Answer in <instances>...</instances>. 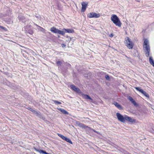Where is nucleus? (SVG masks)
<instances>
[{
  "label": "nucleus",
  "mask_w": 154,
  "mask_h": 154,
  "mask_svg": "<svg viewBox=\"0 0 154 154\" xmlns=\"http://www.w3.org/2000/svg\"><path fill=\"white\" fill-rule=\"evenodd\" d=\"M88 128H89V129H91V130H92V131H93L94 132L98 134H100V133L99 132H98V131H96L95 130H94L93 129H91V128H90L89 127Z\"/></svg>",
  "instance_id": "cd10ccee"
},
{
  "label": "nucleus",
  "mask_w": 154,
  "mask_h": 154,
  "mask_svg": "<svg viewBox=\"0 0 154 154\" xmlns=\"http://www.w3.org/2000/svg\"><path fill=\"white\" fill-rule=\"evenodd\" d=\"M63 30L65 31V32H67L68 33H73L74 32V30L72 29H65L64 28L63 29Z\"/></svg>",
  "instance_id": "ddd939ff"
},
{
  "label": "nucleus",
  "mask_w": 154,
  "mask_h": 154,
  "mask_svg": "<svg viewBox=\"0 0 154 154\" xmlns=\"http://www.w3.org/2000/svg\"><path fill=\"white\" fill-rule=\"evenodd\" d=\"M125 43L126 46L129 49H132L134 45L132 42L131 41L130 39L128 37H127L125 40Z\"/></svg>",
  "instance_id": "7ed1b4c3"
},
{
  "label": "nucleus",
  "mask_w": 154,
  "mask_h": 154,
  "mask_svg": "<svg viewBox=\"0 0 154 154\" xmlns=\"http://www.w3.org/2000/svg\"><path fill=\"white\" fill-rule=\"evenodd\" d=\"M116 115L119 120L123 123L125 122L126 120L125 119L126 118V116L125 117H124L122 115H121L119 112L117 113Z\"/></svg>",
  "instance_id": "39448f33"
},
{
  "label": "nucleus",
  "mask_w": 154,
  "mask_h": 154,
  "mask_svg": "<svg viewBox=\"0 0 154 154\" xmlns=\"http://www.w3.org/2000/svg\"><path fill=\"white\" fill-rule=\"evenodd\" d=\"M4 17V15L2 14H0V18H1Z\"/></svg>",
  "instance_id": "473e14b6"
},
{
  "label": "nucleus",
  "mask_w": 154,
  "mask_h": 154,
  "mask_svg": "<svg viewBox=\"0 0 154 154\" xmlns=\"http://www.w3.org/2000/svg\"><path fill=\"white\" fill-rule=\"evenodd\" d=\"M35 149L36 151L39 152L40 153L44 154V150L40 149H36V148H35Z\"/></svg>",
  "instance_id": "aec40b11"
},
{
  "label": "nucleus",
  "mask_w": 154,
  "mask_h": 154,
  "mask_svg": "<svg viewBox=\"0 0 154 154\" xmlns=\"http://www.w3.org/2000/svg\"><path fill=\"white\" fill-rule=\"evenodd\" d=\"M59 29H57L55 27H51V28L50 31L55 33L58 34Z\"/></svg>",
  "instance_id": "f8f14e48"
},
{
  "label": "nucleus",
  "mask_w": 154,
  "mask_h": 154,
  "mask_svg": "<svg viewBox=\"0 0 154 154\" xmlns=\"http://www.w3.org/2000/svg\"><path fill=\"white\" fill-rule=\"evenodd\" d=\"M44 154H50V153H48L47 152L45 151H44Z\"/></svg>",
  "instance_id": "f704fd0d"
},
{
  "label": "nucleus",
  "mask_w": 154,
  "mask_h": 154,
  "mask_svg": "<svg viewBox=\"0 0 154 154\" xmlns=\"http://www.w3.org/2000/svg\"><path fill=\"white\" fill-rule=\"evenodd\" d=\"M53 102H54V103H55V104L56 105L60 104H61V102H60L59 101H58L57 100H53Z\"/></svg>",
  "instance_id": "5701e85b"
},
{
  "label": "nucleus",
  "mask_w": 154,
  "mask_h": 154,
  "mask_svg": "<svg viewBox=\"0 0 154 154\" xmlns=\"http://www.w3.org/2000/svg\"><path fill=\"white\" fill-rule=\"evenodd\" d=\"M76 124L79 126L82 127L84 128H88V126L85 125L81 123L79 121H76Z\"/></svg>",
  "instance_id": "4468645a"
},
{
  "label": "nucleus",
  "mask_w": 154,
  "mask_h": 154,
  "mask_svg": "<svg viewBox=\"0 0 154 154\" xmlns=\"http://www.w3.org/2000/svg\"><path fill=\"white\" fill-rule=\"evenodd\" d=\"M135 88L137 91L141 93L147 98H149V94L146 91H144L143 89H141L140 88L135 87Z\"/></svg>",
  "instance_id": "423d86ee"
},
{
  "label": "nucleus",
  "mask_w": 154,
  "mask_h": 154,
  "mask_svg": "<svg viewBox=\"0 0 154 154\" xmlns=\"http://www.w3.org/2000/svg\"><path fill=\"white\" fill-rule=\"evenodd\" d=\"M61 46L62 48H64L66 47V45L65 44H62Z\"/></svg>",
  "instance_id": "2f4dec72"
},
{
  "label": "nucleus",
  "mask_w": 154,
  "mask_h": 154,
  "mask_svg": "<svg viewBox=\"0 0 154 154\" xmlns=\"http://www.w3.org/2000/svg\"><path fill=\"white\" fill-rule=\"evenodd\" d=\"M25 32L30 35H32L33 33V31L32 30V26L30 25H27L24 27Z\"/></svg>",
  "instance_id": "20e7f679"
},
{
  "label": "nucleus",
  "mask_w": 154,
  "mask_h": 154,
  "mask_svg": "<svg viewBox=\"0 0 154 154\" xmlns=\"http://www.w3.org/2000/svg\"><path fill=\"white\" fill-rule=\"evenodd\" d=\"M36 25L38 26L39 28H38V29H39L40 31H42V32H44L45 29H43V28L41 27L38 26V25Z\"/></svg>",
  "instance_id": "b1692460"
},
{
  "label": "nucleus",
  "mask_w": 154,
  "mask_h": 154,
  "mask_svg": "<svg viewBox=\"0 0 154 154\" xmlns=\"http://www.w3.org/2000/svg\"><path fill=\"white\" fill-rule=\"evenodd\" d=\"M111 20L116 26L119 27L121 26L122 23L116 15L112 14L111 17Z\"/></svg>",
  "instance_id": "f03ea898"
},
{
  "label": "nucleus",
  "mask_w": 154,
  "mask_h": 154,
  "mask_svg": "<svg viewBox=\"0 0 154 154\" xmlns=\"http://www.w3.org/2000/svg\"><path fill=\"white\" fill-rule=\"evenodd\" d=\"M71 89L75 91L78 93H82L80 89L75 87L74 85H72L70 86Z\"/></svg>",
  "instance_id": "1a4fd4ad"
},
{
  "label": "nucleus",
  "mask_w": 154,
  "mask_h": 154,
  "mask_svg": "<svg viewBox=\"0 0 154 154\" xmlns=\"http://www.w3.org/2000/svg\"><path fill=\"white\" fill-rule=\"evenodd\" d=\"M113 104L119 109H123V107L122 106L120 105L118 103L116 102H114Z\"/></svg>",
  "instance_id": "2eb2a0df"
},
{
  "label": "nucleus",
  "mask_w": 154,
  "mask_h": 154,
  "mask_svg": "<svg viewBox=\"0 0 154 154\" xmlns=\"http://www.w3.org/2000/svg\"><path fill=\"white\" fill-rule=\"evenodd\" d=\"M109 36L111 37H112L113 36V34H111L109 35Z\"/></svg>",
  "instance_id": "72a5a7b5"
},
{
  "label": "nucleus",
  "mask_w": 154,
  "mask_h": 154,
  "mask_svg": "<svg viewBox=\"0 0 154 154\" xmlns=\"http://www.w3.org/2000/svg\"><path fill=\"white\" fill-rule=\"evenodd\" d=\"M87 4H86L85 2H83L82 3V8L81 10V11L84 12L87 8Z\"/></svg>",
  "instance_id": "9d476101"
},
{
  "label": "nucleus",
  "mask_w": 154,
  "mask_h": 154,
  "mask_svg": "<svg viewBox=\"0 0 154 154\" xmlns=\"http://www.w3.org/2000/svg\"><path fill=\"white\" fill-rule=\"evenodd\" d=\"M57 135L59 137H60V138H61L63 140H65L66 142L69 143H70L71 144H72V141L69 138H68L66 137H65L63 135L60 134H59V133H58Z\"/></svg>",
  "instance_id": "0eeeda50"
},
{
  "label": "nucleus",
  "mask_w": 154,
  "mask_h": 154,
  "mask_svg": "<svg viewBox=\"0 0 154 154\" xmlns=\"http://www.w3.org/2000/svg\"><path fill=\"white\" fill-rule=\"evenodd\" d=\"M57 66H60L62 64V62L60 61H58L56 63Z\"/></svg>",
  "instance_id": "393cba45"
},
{
  "label": "nucleus",
  "mask_w": 154,
  "mask_h": 154,
  "mask_svg": "<svg viewBox=\"0 0 154 154\" xmlns=\"http://www.w3.org/2000/svg\"><path fill=\"white\" fill-rule=\"evenodd\" d=\"M143 47L144 51L145 52L146 56L147 57L149 56V53L150 50L149 45V41L146 39H145L144 41Z\"/></svg>",
  "instance_id": "f257e3e1"
},
{
  "label": "nucleus",
  "mask_w": 154,
  "mask_h": 154,
  "mask_svg": "<svg viewBox=\"0 0 154 154\" xmlns=\"http://www.w3.org/2000/svg\"><path fill=\"white\" fill-rule=\"evenodd\" d=\"M2 30L3 31H7V29L5 27L0 26V30Z\"/></svg>",
  "instance_id": "4be33fe9"
},
{
  "label": "nucleus",
  "mask_w": 154,
  "mask_h": 154,
  "mask_svg": "<svg viewBox=\"0 0 154 154\" xmlns=\"http://www.w3.org/2000/svg\"><path fill=\"white\" fill-rule=\"evenodd\" d=\"M60 36L58 35V38H60Z\"/></svg>",
  "instance_id": "c9c22d12"
},
{
  "label": "nucleus",
  "mask_w": 154,
  "mask_h": 154,
  "mask_svg": "<svg viewBox=\"0 0 154 154\" xmlns=\"http://www.w3.org/2000/svg\"><path fill=\"white\" fill-rule=\"evenodd\" d=\"M88 17L89 18H98L100 17V15L99 14H97L94 12L90 13L88 15Z\"/></svg>",
  "instance_id": "6e6552de"
},
{
  "label": "nucleus",
  "mask_w": 154,
  "mask_h": 154,
  "mask_svg": "<svg viewBox=\"0 0 154 154\" xmlns=\"http://www.w3.org/2000/svg\"><path fill=\"white\" fill-rule=\"evenodd\" d=\"M65 32L63 31H61L59 30L58 34L64 35L65 34Z\"/></svg>",
  "instance_id": "6ab92c4d"
},
{
  "label": "nucleus",
  "mask_w": 154,
  "mask_h": 154,
  "mask_svg": "<svg viewBox=\"0 0 154 154\" xmlns=\"http://www.w3.org/2000/svg\"><path fill=\"white\" fill-rule=\"evenodd\" d=\"M58 110L60 111L61 112L63 113V114L66 115H68L69 113L68 112L63 109H62L61 108H60L58 109Z\"/></svg>",
  "instance_id": "dca6fc26"
},
{
  "label": "nucleus",
  "mask_w": 154,
  "mask_h": 154,
  "mask_svg": "<svg viewBox=\"0 0 154 154\" xmlns=\"http://www.w3.org/2000/svg\"><path fill=\"white\" fill-rule=\"evenodd\" d=\"M125 120L128 121L130 122L133 123L135 122V120L131 118L130 117H128L127 116H126Z\"/></svg>",
  "instance_id": "9b49d317"
},
{
  "label": "nucleus",
  "mask_w": 154,
  "mask_h": 154,
  "mask_svg": "<svg viewBox=\"0 0 154 154\" xmlns=\"http://www.w3.org/2000/svg\"><path fill=\"white\" fill-rule=\"evenodd\" d=\"M149 62L150 64L154 67V60L152 57H150L149 58Z\"/></svg>",
  "instance_id": "a211bd4d"
},
{
  "label": "nucleus",
  "mask_w": 154,
  "mask_h": 154,
  "mask_svg": "<svg viewBox=\"0 0 154 154\" xmlns=\"http://www.w3.org/2000/svg\"><path fill=\"white\" fill-rule=\"evenodd\" d=\"M33 113L35 114L37 116H38L39 117H40L41 116L40 113V112H38L35 110V112H33Z\"/></svg>",
  "instance_id": "412c9836"
},
{
  "label": "nucleus",
  "mask_w": 154,
  "mask_h": 154,
  "mask_svg": "<svg viewBox=\"0 0 154 154\" xmlns=\"http://www.w3.org/2000/svg\"><path fill=\"white\" fill-rule=\"evenodd\" d=\"M106 79L107 80H109V77L108 75H106L105 76Z\"/></svg>",
  "instance_id": "7c9ffc66"
},
{
  "label": "nucleus",
  "mask_w": 154,
  "mask_h": 154,
  "mask_svg": "<svg viewBox=\"0 0 154 154\" xmlns=\"http://www.w3.org/2000/svg\"><path fill=\"white\" fill-rule=\"evenodd\" d=\"M28 109L32 112L33 113L34 112H35V110L32 108L31 107H28Z\"/></svg>",
  "instance_id": "c85d7f7f"
},
{
  "label": "nucleus",
  "mask_w": 154,
  "mask_h": 154,
  "mask_svg": "<svg viewBox=\"0 0 154 154\" xmlns=\"http://www.w3.org/2000/svg\"><path fill=\"white\" fill-rule=\"evenodd\" d=\"M131 103L135 106H137V103L135 101L133 100L132 102H131Z\"/></svg>",
  "instance_id": "a878e982"
},
{
  "label": "nucleus",
  "mask_w": 154,
  "mask_h": 154,
  "mask_svg": "<svg viewBox=\"0 0 154 154\" xmlns=\"http://www.w3.org/2000/svg\"><path fill=\"white\" fill-rule=\"evenodd\" d=\"M128 99L131 102H132L133 100H134L133 98L131 96H129L128 98Z\"/></svg>",
  "instance_id": "c756f323"
},
{
  "label": "nucleus",
  "mask_w": 154,
  "mask_h": 154,
  "mask_svg": "<svg viewBox=\"0 0 154 154\" xmlns=\"http://www.w3.org/2000/svg\"><path fill=\"white\" fill-rule=\"evenodd\" d=\"M65 65L69 67H71V65L69 63H65Z\"/></svg>",
  "instance_id": "bb28decb"
},
{
  "label": "nucleus",
  "mask_w": 154,
  "mask_h": 154,
  "mask_svg": "<svg viewBox=\"0 0 154 154\" xmlns=\"http://www.w3.org/2000/svg\"><path fill=\"white\" fill-rule=\"evenodd\" d=\"M82 95L83 96V97L87 99H89L91 100V101L93 100V99L88 95L82 94Z\"/></svg>",
  "instance_id": "f3484780"
}]
</instances>
